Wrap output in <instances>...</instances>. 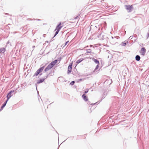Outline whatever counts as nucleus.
<instances>
[{"mask_svg": "<svg viewBox=\"0 0 149 149\" xmlns=\"http://www.w3.org/2000/svg\"><path fill=\"white\" fill-rule=\"evenodd\" d=\"M125 7L129 13L132 12L133 9V7L132 5H126L125 6Z\"/></svg>", "mask_w": 149, "mask_h": 149, "instance_id": "obj_1", "label": "nucleus"}, {"mask_svg": "<svg viewBox=\"0 0 149 149\" xmlns=\"http://www.w3.org/2000/svg\"><path fill=\"white\" fill-rule=\"evenodd\" d=\"M107 95V93L105 92H104L103 93V94L102 95V97L101 100L99 102L98 101L97 102L95 103L94 104H91V105H94L96 103H98V104L101 101H102V100L105 97H106V95Z\"/></svg>", "mask_w": 149, "mask_h": 149, "instance_id": "obj_2", "label": "nucleus"}, {"mask_svg": "<svg viewBox=\"0 0 149 149\" xmlns=\"http://www.w3.org/2000/svg\"><path fill=\"white\" fill-rule=\"evenodd\" d=\"M50 73L49 74H47V76L44 77V78L40 79L37 82V84H39L40 83H41L43 82L45 80V79L47 78L48 77V76L50 74Z\"/></svg>", "mask_w": 149, "mask_h": 149, "instance_id": "obj_3", "label": "nucleus"}, {"mask_svg": "<svg viewBox=\"0 0 149 149\" xmlns=\"http://www.w3.org/2000/svg\"><path fill=\"white\" fill-rule=\"evenodd\" d=\"M54 65L51 63H50L45 68L44 71L45 72H46L47 71L49 70L52 68Z\"/></svg>", "mask_w": 149, "mask_h": 149, "instance_id": "obj_4", "label": "nucleus"}, {"mask_svg": "<svg viewBox=\"0 0 149 149\" xmlns=\"http://www.w3.org/2000/svg\"><path fill=\"white\" fill-rule=\"evenodd\" d=\"M146 52V50L145 48L144 47H142L141 50L140 54L144 56Z\"/></svg>", "mask_w": 149, "mask_h": 149, "instance_id": "obj_5", "label": "nucleus"}, {"mask_svg": "<svg viewBox=\"0 0 149 149\" xmlns=\"http://www.w3.org/2000/svg\"><path fill=\"white\" fill-rule=\"evenodd\" d=\"M14 90L13 91H10V92L8 94L6 97L7 98V99L8 100L11 97V96H12V94L14 92Z\"/></svg>", "mask_w": 149, "mask_h": 149, "instance_id": "obj_6", "label": "nucleus"}, {"mask_svg": "<svg viewBox=\"0 0 149 149\" xmlns=\"http://www.w3.org/2000/svg\"><path fill=\"white\" fill-rule=\"evenodd\" d=\"M72 63L70 64L68 67V71L67 72L68 74H69L72 71Z\"/></svg>", "mask_w": 149, "mask_h": 149, "instance_id": "obj_7", "label": "nucleus"}, {"mask_svg": "<svg viewBox=\"0 0 149 149\" xmlns=\"http://www.w3.org/2000/svg\"><path fill=\"white\" fill-rule=\"evenodd\" d=\"M119 38L118 36H115L114 37H112L111 38L112 39L111 40V41L112 42H115V43L116 42V40L117 39H118Z\"/></svg>", "mask_w": 149, "mask_h": 149, "instance_id": "obj_8", "label": "nucleus"}, {"mask_svg": "<svg viewBox=\"0 0 149 149\" xmlns=\"http://www.w3.org/2000/svg\"><path fill=\"white\" fill-rule=\"evenodd\" d=\"M61 23L60 22L56 27V29H55V31H56V30H58L60 31V30L61 29V28L62 27V26H61Z\"/></svg>", "mask_w": 149, "mask_h": 149, "instance_id": "obj_9", "label": "nucleus"}, {"mask_svg": "<svg viewBox=\"0 0 149 149\" xmlns=\"http://www.w3.org/2000/svg\"><path fill=\"white\" fill-rule=\"evenodd\" d=\"M6 51V49L5 48L2 47L0 48V53L1 54H3Z\"/></svg>", "mask_w": 149, "mask_h": 149, "instance_id": "obj_10", "label": "nucleus"}, {"mask_svg": "<svg viewBox=\"0 0 149 149\" xmlns=\"http://www.w3.org/2000/svg\"><path fill=\"white\" fill-rule=\"evenodd\" d=\"M82 97L83 99L85 101H87L88 100V98L86 97V96L85 95V94H84L82 96Z\"/></svg>", "mask_w": 149, "mask_h": 149, "instance_id": "obj_11", "label": "nucleus"}, {"mask_svg": "<svg viewBox=\"0 0 149 149\" xmlns=\"http://www.w3.org/2000/svg\"><path fill=\"white\" fill-rule=\"evenodd\" d=\"M8 100H7L6 101L4 102V103L3 104V105H2V106H1V110L2 109H3V108L5 107L6 106V103H7Z\"/></svg>", "mask_w": 149, "mask_h": 149, "instance_id": "obj_12", "label": "nucleus"}, {"mask_svg": "<svg viewBox=\"0 0 149 149\" xmlns=\"http://www.w3.org/2000/svg\"><path fill=\"white\" fill-rule=\"evenodd\" d=\"M92 60L95 63L97 64H99V62L97 59H95L94 58H92Z\"/></svg>", "mask_w": 149, "mask_h": 149, "instance_id": "obj_13", "label": "nucleus"}, {"mask_svg": "<svg viewBox=\"0 0 149 149\" xmlns=\"http://www.w3.org/2000/svg\"><path fill=\"white\" fill-rule=\"evenodd\" d=\"M135 58L136 61H139L140 60L141 57L139 55H137L136 56Z\"/></svg>", "mask_w": 149, "mask_h": 149, "instance_id": "obj_14", "label": "nucleus"}, {"mask_svg": "<svg viewBox=\"0 0 149 149\" xmlns=\"http://www.w3.org/2000/svg\"><path fill=\"white\" fill-rule=\"evenodd\" d=\"M60 61V60H55L54 61L52 62L51 63L53 65H54L58 61Z\"/></svg>", "mask_w": 149, "mask_h": 149, "instance_id": "obj_15", "label": "nucleus"}, {"mask_svg": "<svg viewBox=\"0 0 149 149\" xmlns=\"http://www.w3.org/2000/svg\"><path fill=\"white\" fill-rule=\"evenodd\" d=\"M44 68H45V66H42V67H40L38 70L40 73V72H42V71L43 70Z\"/></svg>", "mask_w": 149, "mask_h": 149, "instance_id": "obj_16", "label": "nucleus"}, {"mask_svg": "<svg viewBox=\"0 0 149 149\" xmlns=\"http://www.w3.org/2000/svg\"><path fill=\"white\" fill-rule=\"evenodd\" d=\"M83 60V58H81L77 60L76 62V63L77 64H79Z\"/></svg>", "mask_w": 149, "mask_h": 149, "instance_id": "obj_17", "label": "nucleus"}, {"mask_svg": "<svg viewBox=\"0 0 149 149\" xmlns=\"http://www.w3.org/2000/svg\"><path fill=\"white\" fill-rule=\"evenodd\" d=\"M128 41H125L124 42H123L122 43V44H121L122 46H125L127 44V43H128Z\"/></svg>", "mask_w": 149, "mask_h": 149, "instance_id": "obj_18", "label": "nucleus"}, {"mask_svg": "<svg viewBox=\"0 0 149 149\" xmlns=\"http://www.w3.org/2000/svg\"><path fill=\"white\" fill-rule=\"evenodd\" d=\"M40 73V72H39V71L37 70L36 72L34 73V75H33V77L37 76H38L39 74Z\"/></svg>", "mask_w": 149, "mask_h": 149, "instance_id": "obj_19", "label": "nucleus"}, {"mask_svg": "<svg viewBox=\"0 0 149 149\" xmlns=\"http://www.w3.org/2000/svg\"><path fill=\"white\" fill-rule=\"evenodd\" d=\"M56 30V32L55 34L54 35V36L53 37V38L54 37L58 34V32L59 31H58V30Z\"/></svg>", "mask_w": 149, "mask_h": 149, "instance_id": "obj_20", "label": "nucleus"}, {"mask_svg": "<svg viewBox=\"0 0 149 149\" xmlns=\"http://www.w3.org/2000/svg\"><path fill=\"white\" fill-rule=\"evenodd\" d=\"M91 49H89L87 50V52L88 53H90L91 52Z\"/></svg>", "mask_w": 149, "mask_h": 149, "instance_id": "obj_21", "label": "nucleus"}, {"mask_svg": "<svg viewBox=\"0 0 149 149\" xmlns=\"http://www.w3.org/2000/svg\"><path fill=\"white\" fill-rule=\"evenodd\" d=\"M99 64H97V65L95 68V70H94L95 71L97 69H98V68H99Z\"/></svg>", "mask_w": 149, "mask_h": 149, "instance_id": "obj_22", "label": "nucleus"}, {"mask_svg": "<svg viewBox=\"0 0 149 149\" xmlns=\"http://www.w3.org/2000/svg\"><path fill=\"white\" fill-rule=\"evenodd\" d=\"M74 83H75V81H72L70 83V85H71L72 86L74 84Z\"/></svg>", "mask_w": 149, "mask_h": 149, "instance_id": "obj_23", "label": "nucleus"}, {"mask_svg": "<svg viewBox=\"0 0 149 149\" xmlns=\"http://www.w3.org/2000/svg\"><path fill=\"white\" fill-rule=\"evenodd\" d=\"M147 38H148L149 37V31H148V32L147 33Z\"/></svg>", "mask_w": 149, "mask_h": 149, "instance_id": "obj_24", "label": "nucleus"}, {"mask_svg": "<svg viewBox=\"0 0 149 149\" xmlns=\"http://www.w3.org/2000/svg\"><path fill=\"white\" fill-rule=\"evenodd\" d=\"M133 38V36H131L129 38V39L130 40H131Z\"/></svg>", "mask_w": 149, "mask_h": 149, "instance_id": "obj_25", "label": "nucleus"}, {"mask_svg": "<svg viewBox=\"0 0 149 149\" xmlns=\"http://www.w3.org/2000/svg\"><path fill=\"white\" fill-rule=\"evenodd\" d=\"M69 42V41H67L65 43V45L64 46H66L67 44H68V43Z\"/></svg>", "mask_w": 149, "mask_h": 149, "instance_id": "obj_26", "label": "nucleus"}, {"mask_svg": "<svg viewBox=\"0 0 149 149\" xmlns=\"http://www.w3.org/2000/svg\"><path fill=\"white\" fill-rule=\"evenodd\" d=\"M88 89H87V90H86V91L84 92V93H86L88 92Z\"/></svg>", "mask_w": 149, "mask_h": 149, "instance_id": "obj_27", "label": "nucleus"}, {"mask_svg": "<svg viewBox=\"0 0 149 149\" xmlns=\"http://www.w3.org/2000/svg\"><path fill=\"white\" fill-rule=\"evenodd\" d=\"M84 80V79H79L78 80H79V81H82V80Z\"/></svg>", "mask_w": 149, "mask_h": 149, "instance_id": "obj_28", "label": "nucleus"}, {"mask_svg": "<svg viewBox=\"0 0 149 149\" xmlns=\"http://www.w3.org/2000/svg\"><path fill=\"white\" fill-rule=\"evenodd\" d=\"M9 43H10V42L9 41H8L6 43V45H8V44Z\"/></svg>", "mask_w": 149, "mask_h": 149, "instance_id": "obj_29", "label": "nucleus"}, {"mask_svg": "<svg viewBox=\"0 0 149 149\" xmlns=\"http://www.w3.org/2000/svg\"><path fill=\"white\" fill-rule=\"evenodd\" d=\"M78 17V16H77L76 17H75L74 18V19H77Z\"/></svg>", "mask_w": 149, "mask_h": 149, "instance_id": "obj_30", "label": "nucleus"}, {"mask_svg": "<svg viewBox=\"0 0 149 149\" xmlns=\"http://www.w3.org/2000/svg\"><path fill=\"white\" fill-rule=\"evenodd\" d=\"M5 15H9V14L8 13H5Z\"/></svg>", "mask_w": 149, "mask_h": 149, "instance_id": "obj_31", "label": "nucleus"}, {"mask_svg": "<svg viewBox=\"0 0 149 149\" xmlns=\"http://www.w3.org/2000/svg\"><path fill=\"white\" fill-rule=\"evenodd\" d=\"M63 78V77H58V78H59V79H60V78Z\"/></svg>", "mask_w": 149, "mask_h": 149, "instance_id": "obj_32", "label": "nucleus"}, {"mask_svg": "<svg viewBox=\"0 0 149 149\" xmlns=\"http://www.w3.org/2000/svg\"><path fill=\"white\" fill-rule=\"evenodd\" d=\"M46 35L45 34H43V36L44 37H45V36Z\"/></svg>", "mask_w": 149, "mask_h": 149, "instance_id": "obj_33", "label": "nucleus"}, {"mask_svg": "<svg viewBox=\"0 0 149 149\" xmlns=\"http://www.w3.org/2000/svg\"><path fill=\"white\" fill-rule=\"evenodd\" d=\"M27 20H30V19H27Z\"/></svg>", "mask_w": 149, "mask_h": 149, "instance_id": "obj_34", "label": "nucleus"}, {"mask_svg": "<svg viewBox=\"0 0 149 149\" xmlns=\"http://www.w3.org/2000/svg\"><path fill=\"white\" fill-rule=\"evenodd\" d=\"M37 20H40V19H37Z\"/></svg>", "mask_w": 149, "mask_h": 149, "instance_id": "obj_35", "label": "nucleus"}, {"mask_svg": "<svg viewBox=\"0 0 149 149\" xmlns=\"http://www.w3.org/2000/svg\"><path fill=\"white\" fill-rule=\"evenodd\" d=\"M42 74H40V75H41Z\"/></svg>", "mask_w": 149, "mask_h": 149, "instance_id": "obj_36", "label": "nucleus"}, {"mask_svg": "<svg viewBox=\"0 0 149 149\" xmlns=\"http://www.w3.org/2000/svg\"><path fill=\"white\" fill-rule=\"evenodd\" d=\"M47 42H48V41H46Z\"/></svg>", "mask_w": 149, "mask_h": 149, "instance_id": "obj_37", "label": "nucleus"}, {"mask_svg": "<svg viewBox=\"0 0 149 149\" xmlns=\"http://www.w3.org/2000/svg\"><path fill=\"white\" fill-rule=\"evenodd\" d=\"M36 87L37 88L36 85Z\"/></svg>", "mask_w": 149, "mask_h": 149, "instance_id": "obj_38", "label": "nucleus"}]
</instances>
